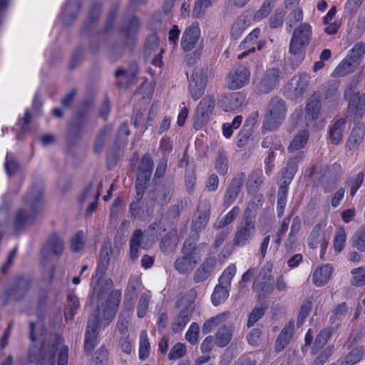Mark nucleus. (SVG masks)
<instances>
[{
    "mask_svg": "<svg viewBox=\"0 0 365 365\" xmlns=\"http://www.w3.org/2000/svg\"><path fill=\"white\" fill-rule=\"evenodd\" d=\"M352 277L350 283L354 287H362L365 284V267L352 269L351 271Z\"/></svg>",
    "mask_w": 365,
    "mask_h": 365,
    "instance_id": "obj_49",
    "label": "nucleus"
},
{
    "mask_svg": "<svg viewBox=\"0 0 365 365\" xmlns=\"http://www.w3.org/2000/svg\"><path fill=\"white\" fill-rule=\"evenodd\" d=\"M215 169L221 175H226L228 171L229 161L227 152L223 149H220L216 153Z\"/></svg>",
    "mask_w": 365,
    "mask_h": 365,
    "instance_id": "obj_42",
    "label": "nucleus"
},
{
    "mask_svg": "<svg viewBox=\"0 0 365 365\" xmlns=\"http://www.w3.org/2000/svg\"><path fill=\"white\" fill-rule=\"evenodd\" d=\"M112 247L110 244L105 245L101 250L100 261L96 269L97 283L94 286L93 289L98 288V290L106 287V283L108 281H112L110 279H106L104 282H102L106 271L109 265L110 255L112 252ZM113 283V282H111ZM94 289H93V292Z\"/></svg>",
    "mask_w": 365,
    "mask_h": 365,
    "instance_id": "obj_19",
    "label": "nucleus"
},
{
    "mask_svg": "<svg viewBox=\"0 0 365 365\" xmlns=\"http://www.w3.org/2000/svg\"><path fill=\"white\" fill-rule=\"evenodd\" d=\"M186 353V346L184 344L179 342L172 347L170 353L168 354V359L170 360L178 359L184 356Z\"/></svg>",
    "mask_w": 365,
    "mask_h": 365,
    "instance_id": "obj_62",
    "label": "nucleus"
},
{
    "mask_svg": "<svg viewBox=\"0 0 365 365\" xmlns=\"http://www.w3.org/2000/svg\"><path fill=\"white\" fill-rule=\"evenodd\" d=\"M108 352L104 346H101L96 350L91 362L92 365H107Z\"/></svg>",
    "mask_w": 365,
    "mask_h": 365,
    "instance_id": "obj_61",
    "label": "nucleus"
},
{
    "mask_svg": "<svg viewBox=\"0 0 365 365\" xmlns=\"http://www.w3.org/2000/svg\"><path fill=\"white\" fill-rule=\"evenodd\" d=\"M200 36V30L198 24H192L184 31L181 39V48L185 52L195 48Z\"/></svg>",
    "mask_w": 365,
    "mask_h": 365,
    "instance_id": "obj_22",
    "label": "nucleus"
},
{
    "mask_svg": "<svg viewBox=\"0 0 365 365\" xmlns=\"http://www.w3.org/2000/svg\"><path fill=\"white\" fill-rule=\"evenodd\" d=\"M210 0H196L192 10V16L195 18H200L205 14L207 9L210 6Z\"/></svg>",
    "mask_w": 365,
    "mask_h": 365,
    "instance_id": "obj_59",
    "label": "nucleus"
},
{
    "mask_svg": "<svg viewBox=\"0 0 365 365\" xmlns=\"http://www.w3.org/2000/svg\"><path fill=\"white\" fill-rule=\"evenodd\" d=\"M240 213V208L234 207L227 214L223 217H218L213 225L215 230H220L231 224Z\"/></svg>",
    "mask_w": 365,
    "mask_h": 365,
    "instance_id": "obj_40",
    "label": "nucleus"
},
{
    "mask_svg": "<svg viewBox=\"0 0 365 365\" xmlns=\"http://www.w3.org/2000/svg\"><path fill=\"white\" fill-rule=\"evenodd\" d=\"M309 136V133L307 130H303L294 137L291 141L288 150L289 152H294L303 148L307 143Z\"/></svg>",
    "mask_w": 365,
    "mask_h": 365,
    "instance_id": "obj_39",
    "label": "nucleus"
},
{
    "mask_svg": "<svg viewBox=\"0 0 365 365\" xmlns=\"http://www.w3.org/2000/svg\"><path fill=\"white\" fill-rule=\"evenodd\" d=\"M264 182L262 170L257 168L252 171L249 175L246 183V187L248 193H255L262 187Z\"/></svg>",
    "mask_w": 365,
    "mask_h": 365,
    "instance_id": "obj_29",
    "label": "nucleus"
},
{
    "mask_svg": "<svg viewBox=\"0 0 365 365\" xmlns=\"http://www.w3.org/2000/svg\"><path fill=\"white\" fill-rule=\"evenodd\" d=\"M255 232V220L242 217L236 227L232 240L233 244L237 247H243L250 244Z\"/></svg>",
    "mask_w": 365,
    "mask_h": 365,
    "instance_id": "obj_10",
    "label": "nucleus"
},
{
    "mask_svg": "<svg viewBox=\"0 0 365 365\" xmlns=\"http://www.w3.org/2000/svg\"><path fill=\"white\" fill-rule=\"evenodd\" d=\"M112 282L108 281L105 287L98 290L95 288L91 299H97V308L89 316L84 336L83 349L86 355H90L98 344L100 333V314L102 312V320L108 325L115 318L117 309L121 299L119 290L111 291Z\"/></svg>",
    "mask_w": 365,
    "mask_h": 365,
    "instance_id": "obj_1",
    "label": "nucleus"
},
{
    "mask_svg": "<svg viewBox=\"0 0 365 365\" xmlns=\"http://www.w3.org/2000/svg\"><path fill=\"white\" fill-rule=\"evenodd\" d=\"M143 233L140 230H135L130 240V257L134 261L138 257L139 247H145L142 245Z\"/></svg>",
    "mask_w": 365,
    "mask_h": 365,
    "instance_id": "obj_36",
    "label": "nucleus"
},
{
    "mask_svg": "<svg viewBox=\"0 0 365 365\" xmlns=\"http://www.w3.org/2000/svg\"><path fill=\"white\" fill-rule=\"evenodd\" d=\"M42 185L34 184L25 197V202L31 207V213L29 214L25 210L20 209L14 217V227L16 230H21L26 225L31 223L38 212V205L43 195Z\"/></svg>",
    "mask_w": 365,
    "mask_h": 365,
    "instance_id": "obj_3",
    "label": "nucleus"
},
{
    "mask_svg": "<svg viewBox=\"0 0 365 365\" xmlns=\"http://www.w3.org/2000/svg\"><path fill=\"white\" fill-rule=\"evenodd\" d=\"M233 327L231 324L221 327L215 333V344L219 347L226 346L231 341Z\"/></svg>",
    "mask_w": 365,
    "mask_h": 365,
    "instance_id": "obj_32",
    "label": "nucleus"
},
{
    "mask_svg": "<svg viewBox=\"0 0 365 365\" xmlns=\"http://www.w3.org/2000/svg\"><path fill=\"white\" fill-rule=\"evenodd\" d=\"M312 307V304L310 301L306 300L303 302L300 307L299 316L297 321L298 327L302 326L304 322L305 319L309 316Z\"/></svg>",
    "mask_w": 365,
    "mask_h": 365,
    "instance_id": "obj_60",
    "label": "nucleus"
},
{
    "mask_svg": "<svg viewBox=\"0 0 365 365\" xmlns=\"http://www.w3.org/2000/svg\"><path fill=\"white\" fill-rule=\"evenodd\" d=\"M215 108V100L210 96H206L200 102L197 107L194 118L193 126L195 129L199 130L205 125Z\"/></svg>",
    "mask_w": 365,
    "mask_h": 365,
    "instance_id": "obj_13",
    "label": "nucleus"
},
{
    "mask_svg": "<svg viewBox=\"0 0 365 365\" xmlns=\"http://www.w3.org/2000/svg\"><path fill=\"white\" fill-rule=\"evenodd\" d=\"M150 297L151 296L149 293L141 294L137 307V314L139 318H143L145 316Z\"/></svg>",
    "mask_w": 365,
    "mask_h": 365,
    "instance_id": "obj_56",
    "label": "nucleus"
},
{
    "mask_svg": "<svg viewBox=\"0 0 365 365\" xmlns=\"http://www.w3.org/2000/svg\"><path fill=\"white\" fill-rule=\"evenodd\" d=\"M150 349V343L148 338L147 331L143 330L140 334L139 357L140 359H145L149 356Z\"/></svg>",
    "mask_w": 365,
    "mask_h": 365,
    "instance_id": "obj_50",
    "label": "nucleus"
},
{
    "mask_svg": "<svg viewBox=\"0 0 365 365\" xmlns=\"http://www.w3.org/2000/svg\"><path fill=\"white\" fill-rule=\"evenodd\" d=\"M364 354L363 346L353 348L344 358L341 365H354L362 359Z\"/></svg>",
    "mask_w": 365,
    "mask_h": 365,
    "instance_id": "obj_44",
    "label": "nucleus"
},
{
    "mask_svg": "<svg viewBox=\"0 0 365 365\" xmlns=\"http://www.w3.org/2000/svg\"><path fill=\"white\" fill-rule=\"evenodd\" d=\"M346 242V232L343 228H339L336 231L334 239V248L337 252H340L344 248Z\"/></svg>",
    "mask_w": 365,
    "mask_h": 365,
    "instance_id": "obj_63",
    "label": "nucleus"
},
{
    "mask_svg": "<svg viewBox=\"0 0 365 365\" xmlns=\"http://www.w3.org/2000/svg\"><path fill=\"white\" fill-rule=\"evenodd\" d=\"M207 81V71L202 68H195L189 82L190 92L193 100L197 101L203 95Z\"/></svg>",
    "mask_w": 365,
    "mask_h": 365,
    "instance_id": "obj_17",
    "label": "nucleus"
},
{
    "mask_svg": "<svg viewBox=\"0 0 365 365\" xmlns=\"http://www.w3.org/2000/svg\"><path fill=\"white\" fill-rule=\"evenodd\" d=\"M153 165V160L148 153L145 154L140 161L135 182V190L139 195L145 191L146 185L150 180Z\"/></svg>",
    "mask_w": 365,
    "mask_h": 365,
    "instance_id": "obj_12",
    "label": "nucleus"
},
{
    "mask_svg": "<svg viewBox=\"0 0 365 365\" xmlns=\"http://www.w3.org/2000/svg\"><path fill=\"white\" fill-rule=\"evenodd\" d=\"M336 330V329L335 327H327L322 329L315 338L312 347V352L314 354L323 348Z\"/></svg>",
    "mask_w": 365,
    "mask_h": 365,
    "instance_id": "obj_28",
    "label": "nucleus"
},
{
    "mask_svg": "<svg viewBox=\"0 0 365 365\" xmlns=\"http://www.w3.org/2000/svg\"><path fill=\"white\" fill-rule=\"evenodd\" d=\"M312 35V26L308 23H301L294 29L289 43V52L297 61L301 62L304 58Z\"/></svg>",
    "mask_w": 365,
    "mask_h": 365,
    "instance_id": "obj_5",
    "label": "nucleus"
},
{
    "mask_svg": "<svg viewBox=\"0 0 365 365\" xmlns=\"http://www.w3.org/2000/svg\"><path fill=\"white\" fill-rule=\"evenodd\" d=\"M85 246L84 233L82 230L78 231L70 240V247L73 252H78Z\"/></svg>",
    "mask_w": 365,
    "mask_h": 365,
    "instance_id": "obj_51",
    "label": "nucleus"
},
{
    "mask_svg": "<svg viewBox=\"0 0 365 365\" xmlns=\"http://www.w3.org/2000/svg\"><path fill=\"white\" fill-rule=\"evenodd\" d=\"M31 282V280L29 276H17L10 282L5 294L12 300L21 301L29 292Z\"/></svg>",
    "mask_w": 365,
    "mask_h": 365,
    "instance_id": "obj_11",
    "label": "nucleus"
},
{
    "mask_svg": "<svg viewBox=\"0 0 365 365\" xmlns=\"http://www.w3.org/2000/svg\"><path fill=\"white\" fill-rule=\"evenodd\" d=\"M195 305L185 304L180 312L175 316L171 324L172 331L175 333L181 331L190 321L193 314Z\"/></svg>",
    "mask_w": 365,
    "mask_h": 365,
    "instance_id": "obj_23",
    "label": "nucleus"
},
{
    "mask_svg": "<svg viewBox=\"0 0 365 365\" xmlns=\"http://www.w3.org/2000/svg\"><path fill=\"white\" fill-rule=\"evenodd\" d=\"M271 265L266 264L259 272L252 284L254 292L258 293L259 300L266 299L273 291L274 279L272 276Z\"/></svg>",
    "mask_w": 365,
    "mask_h": 365,
    "instance_id": "obj_8",
    "label": "nucleus"
},
{
    "mask_svg": "<svg viewBox=\"0 0 365 365\" xmlns=\"http://www.w3.org/2000/svg\"><path fill=\"white\" fill-rule=\"evenodd\" d=\"M81 5L79 0H70L63 11V19L66 24L73 21L80 11Z\"/></svg>",
    "mask_w": 365,
    "mask_h": 365,
    "instance_id": "obj_37",
    "label": "nucleus"
},
{
    "mask_svg": "<svg viewBox=\"0 0 365 365\" xmlns=\"http://www.w3.org/2000/svg\"><path fill=\"white\" fill-rule=\"evenodd\" d=\"M325 239L324 232L322 230V227L317 225L314 227L312 230L309 238H308V246L311 249H316L318 247L319 244L323 242V240Z\"/></svg>",
    "mask_w": 365,
    "mask_h": 365,
    "instance_id": "obj_45",
    "label": "nucleus"
},
{
    "mask_svg": "<svg viewBox=\"0 0 365 365\" xmlns=\"http://www.w3.org/2000/svg\"><path fill=\"white\" fill-rule=\"evenodd\" d=\"M139 24V19L135 16L124 18L122 21L120 32L125 35L124 44L130 49L135 46Z\"/></svg>",
    "mask_w": 365,
    "mask_h": 365,
    "instance_id": "obj_16",
    "label": "nucleus"
},
{
    "mask_svg": "<svg viewBox=\"0 0 365 365\" xmlns=\"http://www.w3.org/2000/svg\"><path fill=\"white\" fill-rule=\"evenodd\" d=\"M331 265L327 264L316 269L313 274V282L317 287L324 285L328 282L332 274Z\"/></svg>",
    "mask_w": 365,
    "mask_h": 365,
    "instance_id": "obj_30",
    "label": "nucleus"
},
{
    "mask_svg": "<svg viewBox=\"0 0 365 365\" xmlns=\"http://www.w3.org/2000/svg\"><path fill=\"white\" fill-rule=\"evenodd\" d=\"M286 113L285 102L279 97L272 98L264 115L262 128L267 131L277 129L284 119Z\"/></svg>",
    "mask_w": 365,
    "mask_h": 365,
    "instance_id": "obj_6",
    "label": "nucleus"
},
{
    "mask_svg": "<svg viewBox=\"0 0 365 365\" xmlns=\"http://www.w3.org/2000/svg\"><path fill=\"white\" fill-rule=\"evenodd\" d=\"M288 192L287 187L279 186L277 192V212L278 217H281L284 213V207L287 202V195Z\"/></svg>",
    "mask_w": 365,
    "mask_h": 365,
    "instance_id": "obj_54",
    "label": "nucleus"
},
{
    "mask_svg": "<svg viewBox=\"0 0 365 365\" xmlns=\"http://www.w3.org/2000/svg\"><path fill=\"white\" fill-rule=\"evenodd\" d=\"M79 307L78 299L76 296L69 294L67 296V303L64 309V315L66 319H72L76 314Z\"/></svg>",
    "mask_w": 365,
    "mask_h": 365,
    "instance_id": "obj_43",
    "label": "nucleus"
},
{
    "mask_svg": "<svg viewBox=\"0 0 365 365\" xmlns=\"http://www.w3.org/2000/svg\"><path fill=\"white\" fill-rule=\"evenodd\" d=\"M364 53L365 45L362 42H359L353 46L347 57L351 59L357 65H359Z\"/></svg>",
    "mask_w": 365,
    "mask_h": 365,
    "instance_id": "obj_52",
    "label": "nucleus"
},
{
    "mask_svg": "<svg viewBox=\"0 0 365 365\" xmlns=\"http://www.w3.org/2000/svg\"><path fill=\"white\" fill-rule=\"evenodd\" d=\"M210 212L211 205L210 200L207 199L200 200L192 217V230L198 232L204 230L208 224Z\"/></svg>",
    "mask_w": 365,
    "mask_h": 365,
    "instance_id": "obj_15",
    "label": "nucleus"
},
{
    "mask_svg": "<svg viewBox=\"0 0 365 365\" xmlns=\"http://www.w3.org/2000/svg\"><path fill=\"white\" fill-rule=\"evenodd\" d=\"M199 326L197 323L193 322L190 324L189 329L185 334V339L192 344H195L198 341Z\"/></svg>",
    "mask_w": 365,
    "mask_h": 365,
    "instance_id": "obj_64",
    "label": "nucleus"
},
{
    "mask_svg": "<svg viewBox=\"0 0 365 365\" xmlns=\"http://www.w3.org/2000/svg\"><path fill=\"white\" fill-rule=\"evenodd\" d=\"M263 199L264 197L262 194L255 195L248 203L245 210L243 217H247V219L250 220H255L257 211L262 205Z\"/></svg>",
    "mask_w": 365,
    "mask_h": 365,
    "instance_id": "obj_33",
    "label": "nucleus"
},
{
    "mask_svg": "<svg viewBox=\"0 0 365 365\" xmlns=\"http://www.w3.org/2000/svg\"><path fill=\"white\" fill-rule=\"evenodd\" d=\"M64 250V241L57 234L51 235L42 248V257L44 259L49 257L50 253L56 257H60Z\"/></svg>",
    "mask_w": 365,
    "mask_h": 365,
    "instance_id": "obj_21",
    "label": "nucleus"
},
{
    "mask_svg": "<svg viewBox=\"0 0 365 365\" xmlns=\"http://www.w3.org/2000/svg\"><path fill=\"white\" fill-rule=\"evenodd\" d=\"M230 109L233 110L240 107L245 101V96L241 92L234 93L227 98Z\"/></svg>",
    "mask_w": 365,
    "mask_h": 365,
    "instance_id": "obj_58",
    "label": "nucleus"
},
{
    "mask_svg": "<svg viewBox=\"0 0 365 365\" xmlns=\"http://www.w3.org/2000/svg\"><path fill=\"white\" fill-rule=\"evenodd\" d=\"M248 20L245 16H240L234 23L231 29V36L234 39L239 38L248 26Z\"/></svg>",
    "mask_w": 365,
    "mask_h": 365,
    "instance_id": "obj_48",
    "label": "nucleus"
},
{
    "mask_svg": "<svg viewBox=\"0 0 365 365\" xmlns=\"http://www.w3.org/2000/svg\"><path fill=\"white\" fill-rule=\"evenodd\" d=\"M279 70L276 68L266 70L253 82L255 92L258 94H267L273 91L279 83Z\"/></svg>",
    "mask_w": 365,
    "mask_h": 365,
    "instance_id": "obj_9",
    "label": "nucleus"
},
{
    "mask_svg": "<svg viewBox=\"0 0 365 365\" xmlns=\"http://www.w3.org/2000/svg\"><path fill=\"white\" fill-rule=\"evenodd\" d=\"M216 264L215 257L205 259L203 263L197 269L193 276L195 283H200L205 281L212 272Z\"/></svg>",
    "mask_w": 365,
    "mask_h": 365,
    "instance_id": "obj_26",
    "label": "nucleus"
},
{
    "mask_svg": "<svg viewBox=\"0 0 365 365\" xmlns=\"http://www.w3.org/2000/svg\"><path fill=\"white\" fill-rule=\"evenodd\" d=\"M178 244V233L172 230L168 232L161 239L160 250L163 252H168L173 249Z\"/></svg>",
    "mask_w": 365,
    "mask_h": 365,
    "instance_id": "obj_38",
    "label": "nucleus"
},
{
    "mask_svg": "<svg viewBox=\"0 0 365 365\" xmlns=\"http://www.w3.org/2000/svg\"><path fill=\"white\" fill-rule=\"evenodd\" d=\"M230 289L217 284L212 294V302L215 306H217L227 299Z\"/></svg>",
    "mask_w": 365,
    "mask_h": 365,
    "instance_id": "obj_47",
    "label": "nucleus"
},
{
    "mask_svg": "<svg viewBox=\"0 0 365 365\" xmlns=\"http://www.w3.org/2000/svg\"><path fill=\"white\" fill-rule=\"evenodd\" d=\"M130 315L128 312H125L119 315L116 327L120 334L125 336L128 331V326L130 322Z\"/></svg>",
    "mask_w": 365,
    "mask_h": 365,
    "instance_id": "obj_55",
    "label": "nucleus"
},
{
    "mask_svg": "<svg viewBox=\"0 0 365 365\" xmlns=\"http://www.w3.org/2000/svg\"><path fill=\"white\" fill-rule=\"evenodd\" d=\"M359 81L360 76L357 74L348 84L344 93V98L349 101L347 117H350L353 121L360 120L365 114V93L356 92L353 94Z\"/></svg>",
    "mask_w": 365,
    "mask_h": 365,
    "instance_id": "obj_4",
    "label": "nucleus"
},
{
    "mask_svg": "<svg viewBox=\"0 0 365 365\" xmlns=\"http://www.w3.org/2000/svg\"><path fill=\"white\" fill-rule=\"evenodd\" d=\"M111 131L112 126L109 124L101 128L94 141L93 150L95 153H100L103 150L106 138Z\"/></svg>",
    "mask_w": 365,
    "mask_h": 365,
    "instance_id": "obj_35",
    "label": "nucleus"
},
{
    "mask_svg": "<svg viewBox=\"0 0 365 365\" xmlns=\"http://www.w3.org/2000/svg\"><path fill=\"white\" fill-rule=\"evenodd\" d=\"M246 179V174L243 172H240L233 178L231 182L226 189L224 198H223V206L229 207L236 200L238 196L243 183Z\"/></svg>",
    "mask_w": 365,
    "mask_h": 365,
    "instance_id": "obj_20",
    "label": "nucleus"
},
{
    "mask_svg": "<svg viewBox=\"0 0 365 365\" xmlns=\"http://www.w3.org/2000/svg\"><path fill=\"white\" fill-rule=\"evenodd\" d=\"M207 245L196 244L193 240H186L181 249L182 256L174 262L175 270L181 274L191 273L201 260V255L205 252Z\"/></svg>",
    "mask_w": 365,
    "mask_h": 365,
    "instance_id": "obj_2",
    "label": "nucleus"
},
{
    "mask_svg": "<svg viewBox=\"0 0 365 365\" xmlns=\"http://www.w3.org/2000/svg\"><path fill=\"white\" fill-rule=\"evenodd\" d=\"M322 110V103L319 95L314 93L307 101L305 106V118L307 121L314 122L319 116Z\"/></svg>",
    "mask_w": 365,
    "mask_h": 365,
    "instance_id": "obj_25",
    "label": "nucleus"
},
{
    "mask_svg": "<svg viewBox=\"0 0 365 365\" xmlns=\"http://www.w3.org/2000/svg\"><path fill=\"white\" fill-rule=\"evenodd\" d=\"M174 184L173 181H165L158 192V196L155 197V202L163 206L167 205L173 194Z\"/></svg>",
    "mask_w": 365,
    "mask_h": 365,
    "instance_id": "obj_31",
    "label": "nucleus"
},
{
    "mask_svg": "<svg viewBox=\"0 0 365 365\" xmlns=\"http://www.w3.org/2000/svg\"><path fill=\"white\" fill-rule=\"evenodd\" d=\"M297 168L298 165L295 164V163H294L293 160H289L287 164V168H285L283 178L281 180L279 186L288 188L289 185L290 184L294 175H295L297 170Z\"/></svg>",
    "mask_w": 365,
    "mask_h": 365,
    "instance_id": "obj_46",
    "label": "nucleus"
},
{
    "mask_svg": "<svg viewBox=\"0 0 365 365\" xmlns=\"http://www.w3.org/2000/svg\"><path fill=\"white\" fill-rule=\"evenodd\" d=\"M351 242L359 251L365 252V227H361L355 232Z\"/></svg>",
    "mask_w": 365,
    "mask_h": 365,
    "instance_id": "obj_53",
    "label": "nucleus"
},
{
    "mask_svg": "<svg viewBox=\"0 0 365 365\" xmlns=\"http://www.w3.org/2000/svg\"><path fill=\"white\" fill-rule=\"evenodd\" d=\"M345 125V120L338 119L329 129V137L334 145L339 144L343 139V132Z\"/></svg>",
    "mask_w": 365,
    "mask_h": 365,
    "instance_id": "obj_34",
    "label": "nucleus"
},
{
    "mask_svg": "<svg viewBox=\"0 0 365 365\" xmlns=\"http://www.w3.org/2000/svg\"><path fill=\"white\" fill-rule=\"evenodd\" d=\"M358 66L359 65L346 56L335 68L334 75L336 77L345 76L353 72Z\"/></svg>",
    "mask_w": 365,
    "mask_h": 365,
    "instance_id": "obj_41",
    "label": "nucleus"
},
{
    "mask_svg": "<svg viewBox=\"0 0 365 365\" xmlns=\"http://www.w3.org/2000/svg\"><path fill=\"white\" fill-rule=\"evenodd\" d=\"M309 83V76L300 73L292 78L286 88V95L292 101L302 97L306 92Z\"/></svg>",
    "mask_w": 365,
    "mask_h": 365,
    "instance_id": "obj_14",
    "label": "nucleus"
},
{
    "mask_svg": "<svg viewBox=\"0 0 365 365\" xmlns=\"http://www.w3.org/2000/svg\"><path fill=\"white\" fill-rule=\"evenodd\" d=\"M354 122L356 125L352 128L346 140V149L347 150H353L357 148L363 141L365 134V124L364 123H359V120Z\"/></svg>",
    "mask_w": 365,
    "mask_h": 365,
    "instance_id": "obj_24",
    "label": "nucleus"
},
{
    "mask_svg": "<svg viewBox=\"0 0 365 365\" xmlns=\"http://www.w3.org/2000/svg\"><path fill=\"white\" fill-rule=\"evenodd\" d=\"M250 71L248 68L242 65H239L233 68L228 73L226 82L230 89L237 90L250 81Z\"/></svg>",
    "mask_w": 365,
    "mask_h": 365,
    "instance_id": "obj_18",
    "label": "nucleus"
},
{
    "mask_svg": "<svg viewBox=\"0 0 365 365\" xmlns=\"http://www.w3.org/2000/svg\"><path fill=\"white\" fill-rule=\"evenodd\" d=\"M144 192L145 191H143L139 195L138 192L136 191L135 200L130 205L131 215L141 220H145L149 217L155 206V191L148 192L145 199L143 200Z\"/></svg>",
    "mask_w": 365,
    "mask_h": 365,
    "instance_id": "obj_7",
    "label": "nucleus"
},
{
    "mask_svg": "<svg viewBox=\"0 0 365 365\" xmlns=\"http://www.w3.org/2000/svg\"><path fill=\"white\" fill-rule=\"evenodd\" d=\"M303 19V11L300 8H297L292 11L287 16L286 22L289 30L292 29L297 23L302 21Z\"/></svg>",
    "mask_w": 365,
    "mask_h": 365,
    "instance_id": "obj_57",
    "label": "nucleus"
},
{
    "mask_svg": "<svg viewBox=\"0 0 365 365\" xmlns=\"http://www.w3.org/2000/svg\"><path fill=\"white\" fill-rule=\"evenodd\" d=\"M294 324L292 321L288 322L280 331L276 342L275 351L279 353L283 351L290 342L294 334Z\"/></svg>",
    "mask_w": 365,
    "mask_h": 365,
    "instance_id": "obj_27",
    "label": "nucleus"
}]
</instances>
